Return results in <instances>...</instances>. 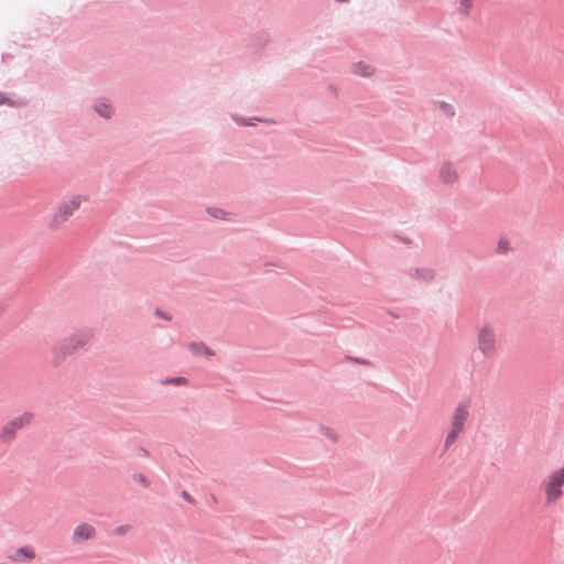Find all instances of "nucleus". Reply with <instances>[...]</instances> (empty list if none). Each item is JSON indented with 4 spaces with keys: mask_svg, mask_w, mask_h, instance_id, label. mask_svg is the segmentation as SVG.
Masks as SVG:
<instances>
[{
    "mask_svg": "<svg viewBox=\"0 0 564 564\" xmlns=\"http://www.w3.org/2000/svg\"><path fill=\"white\" fill-rule=\"evenodd\" d=\"M375 67L367 62H358L352 65V73L361 77H370L375 74Z\"/></svg>",
    "mask_w": 564,
    "mask_h": 564,
    "instance_id": "9b49d317",
    "label": "nucleus"
},
{
    "mask_svg": "<svg viewBox=\"0 0 564 564\" xmlns=\"http://www.w3.org/2000/svg\"><path fill=\"white\" fill-rule=\"evenodd\" d=\"M411 276L419 282H430L434 279L435 272L430 268H415Z\"/></svg>",
    "mask_w": 564,
    "mask_h": 564,
    "instance_id": "9d476101",
    "label": "nucleus"
},
{
    "mask_svg": "<svg viewBox=\"0 0 564 564\" xmlns=\"http://www.w3.org/2000/svg\"><path fill=\"white\" fill-rule=\"evenodd\" d=\"M13 562H31L35 557L33 547L23 546L17 549L10 556Z\"/></svg>",
    "mask_w": 564,
    "mask_h": 564,
    "instance_id": "6e6552de",
    "label": "nucleus"
},
{
    "mask_svg": "<svg viewBox=\"0 0 564 564\" xmlns=\"http://www.w3.org/2000/svg\"><path fill=\"white\" fill-rule=\"evenodd\" d=\"M498 248L502 252H507L510 249V245L508 240L500 239L498 243Z\"/></svg>",
    "mask_w": 564,
    "mask_h": 564,
    "instance_id": "f3484780",
    "label": "nucleus"
},
{
    "mask_svg": "<svg viewBox=\"0 0 564 564\" xmlns=\"http://www.w3.org/2000/svg\"><path fill=\"white\" fill-rule=\"evenodd\" d=\"M479 348L485 354H490L494 348V334L489 327H485L478 335Z\"/></svg>",
    "mask_w": 564,
    "mask_h": 564,
    "instance_id": "0eeeda50",
    "label": "nucleus"
},
{
    "mask_svg": "<svg viewBox=\"0 0 564 564\" xmlns=\"http://www.w3.org/2000/svg\"><path fill=\"white\" fill-rule=\"evenodd\" d=\"M95 536V528L88 523L78 524L73 531V542L74 543H83L87 540H90Z\"/></svg>",
    "mask_w": 564,
    "mask_h": 564,
    "instance_id": "423d86ee",
    "label": "nucleus"
},
{
    "mask_svg": "<svg viewBox=\"0 0 564 564\" xmlns=\"http://www.w3.org/2000/svg\"><path fill=\"white\" fill-rule=\"evenodd\" d=\"M224 215H225L224 210H215V213H213V216H215L217 218H223Z\"/></svg>",
    "mask_w": 564,
    "mask_h": 564,
    "instance_id": "412c9836",
    "label": "nucleus"
},
{
    "mask_svg": "<svg viewBox=\"0 0 564 564\" xmlns=\"http://www.w3.org/2000/svg\"><path fill=\"white\" fill-rule=\"evenodd\" d=\"M471 8V0H460L458 11L459 13L466 15L469 13Z\"/></svg>",
    "mask_w": 564,
    "mask_h": 564,
    "instance_id": "2eb2a0df",
    "label": "nucleus"
},
{
    "mask_svg": "<svg viewBox=\"0 0 564 564\" xmlns=\"http://www.w3.org/2000/svg\"><path fill=\"white\" fill-rule=\"evenodd\" d=\"M82 202V196L75 195L58 204L47 221V228L52 231L62 229L79 209Z\"/></svg>",
    "mask_w": 564,
    "mask_h": 564,
    "instance_id": "f257e3e1",
    "label": "nucleus"
},
{
    "mask_svg": "<svg viewBox=\"0 0 564 564\" xmlns=\"http://www.w3.org/2000/svg\"><path fill=\"white\" fill-rule=\"evenodd\" d=\"M440 177L443 183L453 184L457 181L458 175L455 167L452 164L445 163L441 167Z\"/></svg>",
    "mask_w": 564,
    "mask_h": 564,
    "instance_id": "1a4fd4ad",
    "label": "nucleus"
},
{
    "mask_svg": "<svg viewBox=\"0 0 564 564\" xmlns=\"http://www.w3.org/2000/svg\"><path fill=\"white\" fill-rule=\"evenodd\" d=\"M170 382H172L174 384H184L186 382V379L183 377H177V378L172 379Z\"/></svg>",
    "mask_w": 564,
    "mask_h": 564,
    "instance_id": "6ab92c4d",
    "label": "nucleus"
},
{
    "mask_svg": "<svg viewBox=\"0 0 564 564\" xmlns=\"http://www.w3.org/2000/svg\"><path fill=\"white\" fill-rule=\"evenodd\" d=\"M441 108L442 110L444 111L445 115L447 116H453L454 115V108L451 106V105H447V104H441Z\"/></svg>",
    "mask_w": 564,
    "mask_h": 564,
    "instance_id": "a211bd4d",
    "label": "nucleus"
},
{
    "mask_svg": "<svg viewBox=\"0 0 564 564\" xmlns=\"http://www.w3.org/2000/svg\"><path fill=\"white\" fill-rule=\"evenodd\" d=\"M469 416V403L460 402L455 408L452 416L448 432L444 441V447L448 449L463 432L465 423Z\"/></svg>",
    "mask_w": 564,
    "mask_h": 564,
    "instance_id": "7ed1b4c3",
    "label": "nucleus"
},
{
    "mask_svg": "<svg viewBox=\"0 0 564 564\" xmlns=\"http://www.w3.org/2000/svg\"><path fill=\"white\" fill-rule=\"evenodd\" d=\"M133 479H134L135 482L141 484L143 487H148L149 486L148 479L142 474L133 475Z\"/></svg>",
    "mask_w": 564,
    "mask_h": 564,
    "instance_id": "dca6fc26",
    "label": "nucleus"
},
{
    "mask_svg": "<svg viewBox=\"0 0 564 564\" xmlns=\"http://www.w3.org/2000/svg\"><path fill=\"white\" fill-rule=\"evenodd\" d=\"M321 432L327 437L329 438L332 442L336 443L338 442V434L329 429V427H326V426H322L321 427Z\"/></svg>",
    "mask_w": 564,
    "mask_h": 564,
    "instance_id": "4468645a",
    "label": "nucleus"
},
{
    "mask_svg": "<svg viewBox=\"0 0 564 564\" xmlns=\"http://www.w3.org/2000/svg\"><path fill=\"white\" fill-rule=\"evenodd\" d=\"M188 349L195 355H213L212 350L203 343H191Z\"/></svg>",
    "mask_w": 564,
    "mask_h": 564,
    "instance_id": "f8f14e48",
    "label": "nucleus"
},
{
    "mask_svg": "<svg viewBox=\"0 0 564 564\" xmlns=\"http://www.w3.org/2000/svg\"><path fill=\"white\" fill-rule=\"evenodd\" d=\"M90 339L91 334L89 332H79L65 338L58 349L63 355H69L85 347Z\"/></svg>",
    "mask_w": 564,
    "mask_h": 564,
    "instance_id": "39448f33",
    "label": "nucleus"
},
{
    "mask_svg": "<svg viewBox=\"0 0 564 564\" xmlns=\"http://www.w3.org/2000/svg\"><path fill=\"white\" fill-rule=\"evenodd\" d=\"M127 531H128V527H123V525L118 527V528L115 530V532H116L117 534H124Z\"/></svg>",
    "mask_w": 564,
    "mask_h": 564,
    "instance_id": "aec40b11",
    "label": "nucleus"
},
{
    "mask_svg": "<svg viewBox=\"0 0 564 564\" xmlns=\"http://www.w3.org/2000/svg\"><path fill=\"white\" fill-rule=\"evenodd\" d=\"M96 111L105 118H109L112 113L111 107L105 102L96 105Z\"/></svg>",
    "mask_w": 564,
    "mask_h": 564,
    "instance_id": "ddd939ff",
    "label": "nucleus"
},
{
    "mask_svg": "<svg viewBox=\"0 0 564 564\" xmlns=\"http://www.w3.org/2000/svg\"><path fill=\"white\" fill-rule=\"evenodd\" d=\"M33 420L31 412H24L8 421L0 431V442L9 443L14 440L19 430L29 425Z\"/></svg>",
    "mask_w": 564,
    "mask_h": 564,
    "instance_id": "20e7f679",
    "label": "nucleus"
},
{
    "mask_svg": "<svg viewBox=\"0 0 564 564\" xmlns=\"http://www.w3.org/2000/svg\"><path fill=\"white\" fill-rule=\"evenodd\" d=\"M564 466L550 473L542 482L544 501L546 506L557 502L563 496Z\"/></svg>",
    "mask_w": 564,
    "mask_h": 564,
    "instance_id": "f03ea898",
    "label": "nucleus"
}]
</instances>
